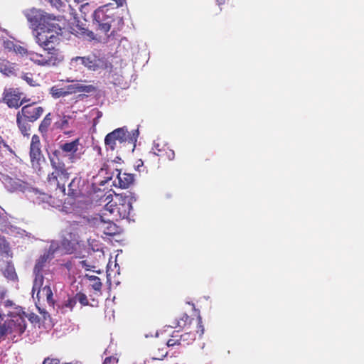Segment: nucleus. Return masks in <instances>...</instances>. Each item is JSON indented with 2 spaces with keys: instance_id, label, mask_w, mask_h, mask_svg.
Listing matches in <instances>:
<instances>
[{
  "instance_id": "12",
  "label": "nucleus",
  "mask_w": 364,
  "mask_h": 364,
  "mask_svg": "<svg viewBox=\"0 0 364 364\" xmlns=\"http://www.w3.org/2000/svg\"><path fill=\"white\" fill-rule=\"evenodd\" d=\"M80 146V139L77 138L71 141L61 143L59 145V149L54 151H58L60 153V159H63V156H68L70 159L73 160L76 157Z\"/></svg>"
},
{
  "instance_id": "18",
  "label": "nucleus",
  "mask_w": 364,
  "mask_h": 364,
  "mask_svg": "<svg viewBox=\"0 0 364 364\" xmlns=\"http://www.w3.org/2000/svg\"><path fill=\"white\" fill-rule=\"evenodd\" d=\"M118 171V173L116 180L114 181L115 186L121 188H127L133 184L134 181V174L125 172L122 173L120 171Z\"/></svg>"
},
{
  "instance_id": "10",
  "label": "nucleus",
  "mask_w": 364,
  "mask_h": 364,
  "mask_svg": "<svg viewBox=\"0 0 364 364\" xmlns=\"http://www.w3.org/2000/svg\"><path fill=\"white\" fill-rule=\"evenodd\" d=\"M188 331L183 334H180L181 346H188L192 344L196 339V337L201 338L204 333V326L202 322V318L198 314L195 321V326L188 329Z\"/></svg>"
},
{
  "instance_id": "17",
  "label": "nucleus",
  "mask_w": 364,
  "mask_h": 364,
  "mask_svg": "<svg viewBox=\"0 0 364 364\" xmlns=\"http://www.w3.org/2000/svg\"><path fill=\"white\" fill-rule=\"evenodd\" d=\"M7 323L11 328H9V334H22L26 328V321L21 316H15L14 318L8 319Z\"/></svg>"
},
{
  "instance_id": "15",
  "label": "nucleus",
  "mask_w": 364,
  "mask_h": 364,
  "mask_svg": "<svg viewBox=\"0 0 364 364\" xmlns=\"http://www.w3.org/2000/svg\"><path fill=\"white\" fill-rule=\"evenodd\" d=\"M43 285H40L36 288L35 284H33L32 291L34 293L37 291V297L38 300L41 298H46L48 305L51 307H54L55 301L53 299V294L51 288L48 285H46L42 287Z\"/></svg>"
},
{
  "instance_id": "14",
  "label": "nucleus",
  "mask_w": 364,
  "mask_h": 364,
  "mask_svg": "<svg viewBox=\"0 0 364 364\" xmlns=\"http://www.w3.org/2000/svg\"><path fill=\"white\" fill-rule=\"evenodd\" d=\"M3 101L9 108H18L26 100H21V94L13 89H9L4 92Z\"/></svg>"
},
{
  "instance_id": "24",
  "label": "nucleus",
  "mask_w": 364,
  "mask_h": 364,
  "mask_svg": "<svg viewBox=\"0 0 364 364\" xmlns=\"http://www.w3.org/2000/svg\"><path fill=\"white\" fill-rule=\"evenodd\" d=\"M4 276L9 280L16 281L18 278L14 265L8 263L3 269Z\"/></svg>"
},
{
  "instance_id": "5",
  "label": "nucleus",
  "mask_w": 364,
  "mask_h": 364,
  "mask_svg": "<svg viewBox=\"0 0 364 364\" xmlns=\"http://www.w3.org/2000/svg\"><path fill=\"white\" fill-rule=\"evenodd\" d=\"M115 21H117V29H121L124 25L123 18L118 16L115 18L113 9L107 6L99 7L93 14V24L97 30L105 35L109 31L112 23Z\"/></svg>"
},
{
  "instance_id": "13",
  "label": "nucleus",
  "mask_w": 364,
  "mask_h": 364,
  "mask_svg": "<svg viewBox=\"0 0 364 364\" xmlns=\"http://www.w3.org/2000/svg\"><path fill=\"white\" fill-rule=\"evenodd\" d=\"M2 183L4 187L10 192L24 191L27 183L17 178H12L8 175L2 176Z\"/></svg>"
},
{
  "instance_id": "27",
  "label": "nucleus",
  "mask_w": 364,
  "mask_h": 364,
  "mask_svg": "<svg viewBox=\"0 0 364 364\" xmlns=\"http://www.w3.org/2000/svg\"><path fill=\"white\" fill-rule=\"evenodd\" d=\"M0 71L8 77L17 75V70L12 64L2 65Z\"/></svg>"
},
{
  "instance_id": "7",
  "label": "nucleus",
  "mask_w": 364,
  "mask_h": 364,
  "mask_svg": "<svg viewBox=\"0 0 364 364\" xmlns=\"http://www.w3.org/2000/svg\"><path fill=\"white\" fill-rule=\"evenodd\" d=\"M43 48L45 54H41L34 51L29 53V60L40 66H55L63 61V58L60 54L59 50L55 48V44H49L48 46L39 45Z\"/></svg>"
},
{
  "instance_id": "6",
  "label": "nucleus",
  "mask_w": 364,
  "mask_h": 364,
  "mask_svg": "<svg viewBox=\"0 0 364 364\" xmlns=\"http://www.w3.org/2000/svg\"><path fill=\"white\" fill-rule=\"evenodd\" d=\"M138 134L137 130L131 134L125 127L117 128L105 136V144L106 149L114 151L117 148L118 144H122L127 142L133 145L132 150H134Z\"/></svg>"
},
{
  "instance_id": "38",
  "label": "nucleus",
  "mask_w": 364,
  "mask_h": 364,
  "mask_svg": "<svg viewBox=\"0 0 364 364\" xmlns=\"http://www.w3.org/2000/svg\"><path fill=\"white\" fill-rule=\"evenodd\" d=\"M216 3L220 7V10L222 11V6L225 4H229V0H216Z\"/></svg>"
},
{
  "instance_id": "43",
  "label": "nucleus",
  "mask_w": 364,
  "mask_h": 364,
  "mask_svg": "<svg viewBox=\"0 0 364 364\" xmlns=\"http://www.w3.org/2000/svg\"><path fill=\"white\" fill-rule=\"evenodd\" d=\"M48 198H49V200H48V203H52V201H51L52 197L49 196Z\"/></svg>"
},
{
  "instance_id": "21",
  "label": "nucleus",
  "mask_w": 364,
  "mask_h": 364,
  "mask_svg": "<svg viewBox=\"0 0 364 364\" xmlns=\"http://www.w3.org/2000/svg\"><path fill=\"white\" fill-rule=\"evenodd\" d=\"M97 88L94 85H84L82 83L79 82L78 81L75 82V93L77 92H85V93H93L97 91Z\"/></svg>"
},
{
  "instance_id": "29",
  "label": "nucleus",
  "mask_w": 364,
  "mask_h": 364,
  "mask_svg": "<svg viewBox=\"0 0 364 364\" xmlns=\"http://www.w3.org/2000/svg\"><path fill=\"white\" fill-rule=\"evenodd\" d=\"M86 277L92 282V284H90L92 288L95 291L100 292L102 287V284L100 278L95 275H91V276L86 275Z\"/></svg>"
},
{
  "instance_id": "4",
  "label": "nucleus",
  "mask_w": 364,
  "mask_h": 364,
  "mask_svg": "<svg viewBox=\"0 0 364 364\" xmlns=\"http://www.w3.org/2000/svg\"><path fill=\"white\" fill-rule=\"evenodd\" d=\"M44 112V108L36 102L26 105L16 114L17 126L23 136L29 135L31 125L29 122L37 121Z\"/></svg>"
},
{
  "instance_id": "26",
  "label": "nucleus",
  "mask_w": 364,
  "mask_h": 364,
  "mask_svg": "<svg viewBox=\"0 0 364 364\" xmlns=\"http://www.w3.org/2000/svg\"><path fill=\"white\" fill-rule=\"evenodd\" d=\"M167 346L165 345L164 347H155L152 351V357L153 360H163L164 357L166 356L168 351L166 350Z\"/></svg>"
},
{
  "instance_id": "34",
  "label": "nucleus",
  "mask_w": 364,
  "mask_h": 364,
  "mask_svg": "<svg viewBox=\"0 0 364 364\" xmlns=\"http://www.w3.org/2000/svg\"><path fill=\"white\" fill-rule=\"evenodd\" d=\"M21 78L31 86H36L37 85L36 80H34L33 75L32 73H23Z\"/></svg>"
},
{
  "instance_id": "16",
  "label": "nucleus",
  "mask_w": 364,
  "mask_h": 364,
  "mask_svg": "<svg viewBox=\"0 0 364 364\" xmlns=\"http://www.w3.org/2000/svg\"><path fill=\"white\" fill-rule=\"evenodd\" d=\"M152 153L164 160L172 161L175 159L174 151L167 145L161 146L159 144H156L152 148Z\"/></svg>"
},
{
  "instance_id": "32",
  "label": "nucleus",
  "mask_w": 364,
  "mask_h": 364,
  "mask_svg": "<svg viewBox=\"0 0 364 364\" xmlns=\"http://www.w3.org/2000/svg\"><path fill=\"white\" fill-rule=\"evenodd\" d=\"M7 323V320L4 321L3 323L0 322V341L4 340L5 336L9 333V326Z\"/></svg>"
},
{
  "instance_id": "39",
  "label": "nucleus",
  "mask_w": 364,
  "mask_h": 364,
  "mask_svg": "<svg viewBox=\"0 0 364 364\" xmlns=\"http://www.w3.org/2000/svg\"><path fill=\"white\" fill-rule=\"evenodd\" d=\"M68 125V120L65 116H64L62 119L61 122V128L65 127Z\"/></svg>"
},
{
  "instance_id": "30",
  "label": "nucleus",
  "mask_w": 364,
  "mask_h": 364,
  "mask_svg": "<svg viewBox=\"0 0 364 364\" xmlns=\"http://www.w3.org/2000/svg\"><path fill=\"white\" fill-rule=\"evenodd\" d=\"M77 304V300H75V296L68 297V299L64 301V303L61 306L62 311L64 310L65 308L69 309L70 311L73 309L75 306Z\"/></svg>"
},
{
  "instance_id": "25",
  "label": "nucleus",
  "mask_w": 364,
  "mask_h": 364,
  "mask_svg": "<svg viewBox=\"0 0 364 364\" xmlns=\"http://www.w3.org/2000/svg\"><path fill=\"white\" fill-rule=\"evenodd\" d=\"M167 347H173L175 346H181L180 331H173L171 335V337L167 340L166 343Z\"/></svg>"
},
{
  "instance_id": "19",
  "label": "nucleus",
  "mask_w": 364,
  "mask_h": 364,
  "mask_svg": "<svg viewBox=\"0 0 364 364\" xmlns=\"http://www.w3.org/2000/svg\"><path fill=\"white\" fill-rule=\"evenodd\" d=\"M196 318H191L187 314L183 313L173 322L171 328H180L190 329L195 326Z\"/></svg>"
},
{
  "instance_id": "23",
  "label": "nucleus",
  "mask_w": 364,
  "mask_h": 364,
  "mask_svg": "<svg viewBox=\"0 0 364 364\" xmlns=\"http://www.w3.org/2000/svg\"><path fill=\"white\" fill-rule=\"evenodd\" d=\"M52 122V115L50 113H48L43 119L41 121L39 127H38V131L42 134H46L48 130L49 127L51 124Z\"/></svg>"
},
{
  "instance_id": "3",
  "label": "nucleus",
  "mask_w": 364,
  "mask_h": 364,
  "mask_svg": "<svg viewBox=\"0 0 364 364\" xmlns=\"http://www.w3.org/2000/svg\"><path fill=\"white\" fill-rule=\"evenodd\" d=\"M48 159L53 171L48 174L46 184L50 188L60 190L63 196H65V185L70 176L68 168L63 159H60V153L58 151H53Z\"/></svg>"
},
{
  "instance_id": "41",
  "label": "nucleus",
  "mask_w": 364,
  "mask_h": 364,
  "mask_svg": "<svg viewBox=\"0 0 364 364\" xmlns=\"http://www.w3.org/2000/svg\"><path fill=\"white\" fill-rule=\"evenodd\" d=\"M92 302H93L94 304H90V306H97V304H98V301H95V299H92Z\"/></svg>"
},
{
  "instance_id": "20",
  "label": "nucleus",
  "mask_w": 364,
  "mask_h": 364,
  "mask_svg": "<svg viewBox=\"0 0 364 364\" xmlns=\"http://www.w3.org/2000/svg\"><path fill=\"white\" fill-rule=\"evenodd\" d=\"M81 179L77 177H75L68 184V193H67L71 198H75L81 195L80 189Z\"/></svg>"
},
{
  "instance_id": "45",
  "label": "nucleus",
  "mask_w": 364,
  "mask_h": 364,
  "mask_svg": "<svg viewBox=\"0 0 364 364\" xmlns=\"http://www.w3.org/2000/svg\"><path fill=\"white\" fill-rule=\"evenodd\" d=\"M104 183H105V181H102V182L100 183V184H101V185H104Z\"/></svg>"
},
{
  "instance_id": "33",
  "label": "nucleus",
  "mask_w": 364,
  "mask_h": 364,
  "mask_svg": "<svg viewBox=\"0 0 364 364\" xmlns=\"http://www.w3.org/2000/svg\"><path fill=\"white\" fill-rule=\"evenodd\" d=\"M13 49H14V51L16 54H19L21 56H25L26 55V56H28L29 57V53L31 51L28 50L26 48H25L23 46H21L19 45H13Z\"/></svg>"
},
{
  "instance_id": "1",
  "label": "nucleus",
  "mask_w": 364,
  "mask_h": 364,
  "mask_svg": "<svg viewBox=\"0 0 364 364\" xmlns=\"http://www.w3.org/2000/svg\"><path fill=\"white\" fill-rule=\"evenodd\" d=\"M60 16H55L43 11H37L31 19L39 29L36 36L38 45L48 46L49 44L58 45L60 43V31L61 26L58 23Z\"/></svg>"
},
{
  "instance_id": "31",
  "label": "nucleus",
  "mask_w": 364,
  "mask_h": 364,
  "mask_svg": "<svg viewBox=\"0 0 364 364\" xmlns=\"http://www.w3.org/2000/svg\"><path fill=\"white\" fill-rule=\"evenodd\" d=\"M75 300L78 301L82 306H85L90 305L87 296L82 292H77L75 295Z\"/></svg>"
},
{
  "instance_id": "2",
  "label": "nucleus",
  "mask_w": 364,
  "mask_h": 364,
  "mask_svg": "<svg viewBox=\"0 0 364 364\" xmlns=\"http://www.w3.org/2000/svg\"><path fill=\"white\" fill-rule=\"evenodd\" d=\"M100 200L105 203L101 217L109 216L108 220H119L128 218L132 210L134 198L130 192L122 193H105L100 196Z\"/></svg>"
},
{
  "instance_id": "28",
  "label": "nucleus",
  "mask_w": 364,
  "mask_h": 364,
  "mask_svg": "<svg viewBox=\"0 0 364 364\" xmlns=\"http://www.w3.org/2000/svg\"><path fill=\"white\" fill-rule=\"evenodd\" d=\"M49 93L54 99L66 96L65 88H60L58 86L51 87L49 90Z\"/></svg>"
},
{
  "instance_id": "22",
  "label": "nucleus",
  "mask_w": 364,
  "mask_h": 364,
  "mask_svg": "<svg viewBox=\"0 0 364 364\" xmlns=\"http://www.w3.org/2000/svg\"><path fill=\"white\" fill-rule=\"evenodd\" d=\"M109 216H105L104 220L100 216V219L102 222H103L105 224H107V227L105 228L104 233L107 235H113L117 232V226L113 223L114 220H108L107 218H109Z\"/></svg>"
},
{
  "instance_id": "37",
  "label": "nucleus",
  "mask_w": 364,
  "mask_h": 364,
  "mask_svg": "<svg viewBox=\"0 0 364 364\" xmlns=\"http://www.w3.org/2000/svg\"><path fill=\"white\" fill-rule=\"evenodd\" d=\"M2 147L6 148L8 150H11L10 146L6 144L3 137L0 135V156H2Z\"/></svg>"
},
{
  "instance_id": "36",
  "label": "nucleus",
  "mask_w": 364,
  "mask_h": 364,
  "mask_svg": "<svg viewBox=\"0 0 364 364\" xmlns=\"http://www.w3.org/2000/svg\"><path fill=\"white\" fill-rule=\"evenodd\" d=\"M66 96L75 93V82L65 87Z\"/></svg>"
},
{
  "instance_id": "42",
  "label": "nucleus",
  "mask_w": 364,
  "mask_h": 364,
  "mask_svg": "<svg viewBox=\"0 0 364 364\" xmlns=\"http://www.w3.org/2000/svg\"><path fill=\"white\" fill-rule=\"evenodd\" d=\"M12 304H13V302L11 301H10V300L6 301V306H11Z\"/></svg>"
},
{
  "instance_id": "9",
  "label": "nucleus",
  "mask_w": 364,
  "mask_h": 364,
  "mask_svg": "<svg viewBox=\"0 0 364 364\" xmlns=\"http://www.w3.org/2000/svg\"><path fill=\"white\" fill-rule=\"evenodd\" d=\"M54 252L55 250L50 247L48 251L45 252L36 260L33 268V274L35 275L33 284H35L36 288L38 287L40 285H43L44 281L43 275L44 267H46L48 261L53 258Z\"/></svg>"
},
{
  "instance_id": "11",
  "label": "nucleus",
  "mask_w": 364,
  "mask_h": 364,
  "mask_svg": "<svg viewBox=\"0 0 364 364\" xmlns=\"http://www.w3.org/2000/svg\"><path fill=\"white\" fill-rule=\"evenodd\" d=\"M75 60H80L81 63L88 70L99 71L107 69L111 65L104 58L97 57L95 55L87 57H77Z\"/></svg>"
},
{
  "instance_id": "44",
  "label": "nucleus",
  "mask_w": 364,
  "mask_h": 364,
  "mask_svg": "<svg viewBox=\"0 0 364 364\" xmlns=\"http://www.w3.org/2000/svg\"><path fill=\"white\" fill-rule=\"evenodd\" d=\"M61 200L59 201V203L56 204L57 206H60Z\"/></svg>"
},
{
  "instance_id": "8",
  "label": "nucleus",
  "mask_w": 364,
  "mask_h": 364,
  "mask_svg": "<svg viewBox=\"0 0 364 364\" xmlns=\"http://www.w3.org/2000/svg\"><path fill=\"white\" fill-rule=\"evenodd\" d=\"M29 158L32 168L38 175L43 173V164L46 159L42 151V144L38 135L33 134L31 137L29 147Z\"/></svg>"
},
{
  "instance_id": "40",
  "label": "nucleus",
  "mask_w": 364,
  "mask_h": 364,
  "mask_svg": "<svg viewBox=\"0 0 364 364\" xmlns=\"http://www.w3.org/2000/svg\"><path fill=\"white\" fill-rule=\"evenodd\" d=\"M6 294V290L4 288H0V299H3L5 298Z\"/></svg>"
},
{
  "instance_id": "35",
  "label": "nucleus",
  "mask_w": 364,
  "mask_h": 364,
  "mask_svg": "<svg viewBox=\"0 0 364 364\" xmlns=\"http://www.w3.org/2000/svg\"><path fill=\"white\" fill-rule=\"evenodd\" d=\"M118 360L119 359L116 355H111L106 357L102 364H117Z\"/></svg>"
}]
</instances>
